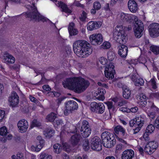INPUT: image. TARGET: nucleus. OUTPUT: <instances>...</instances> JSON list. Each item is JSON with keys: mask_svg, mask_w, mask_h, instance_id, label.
<instances>
[{"mask_svg": "<svg viewBox=\"0 0 159 159\" xmlns=\"http://www.w3.org/2000/svg\"><path fill=\"white\" fill-rule=\"evenodd\" d=\"M89 84L88 81L80 77L67 79L66 81L62 83L64 87L72 89L78 93H80L85 90Z\"/></svg>", "mask_w": 159, "mask_h": 159, "instance_id": "nucleus-1", "label": "nucleus"}, {"mask_svg": "<svg viewBox=\"0 0 159 159\" xmlns=\"http://www.w3.org/2000/svg\"><path fill=\"white\" fill-rule=\"evenodd\" d=\"M73 49L77 55L84 57L91 54L93 51L91 45L85 40H77L74 43Z\"/></svg>", "mask_w": 159, "mask_h": 159, "instance_id": "nucleus-2", "label": "nucleus"}, {"mask_svg": "<svg viewBox=\"0 0 159 159\" xmlns=\"http://www.w3.org/2000/svg\"><path fill=\"white\" fill-rule=\"evenodd\" d=\"M101 137L103 145L105 148H112L116 144L115 136L112 133L105 131L102 133Z\"/></svg>", "mask_w": 159, "mask_h": 159, "instance_id": "nucleus-3", "label": "nucleus"}, {"mask_svg": "<svg viewBox=\"0 0 159 159\" xmlns=\"http://www.w3.org/2000/svg\"><path fill=\"white\" fill-rule=\"evenodd\" d=\"M79 125H77V127H74L75 130L72 131V133H75L78 131L79 133L84 138L88 137L91 133V130L89 128V125L88 122L86 120H84L82 122V125L81 127Z\"/></svg>", "mask_w": 159, "mask_h": 159, "instance_id": "nucleus-4", "label": "nucleus"}, {"mask_svg": "<svg viewBox=\"0 0 159 159\" xmlns=\"http://www.w3.org/2000/svg\"><path fill=\"white\" fill-rule=\"evenodd\" d=\"M125 32V27L120 25H117L115 29L114 35L115 39L120 40L127 39V35Z\"/></svg>", "mask_w": 159, "mask_h": 159, "instance_id": "nucleus-5", "label": "nucleus"}, {"mask_svg": "<svg viewBox=\"0 0 159 159\" xmlns=\"http://www.w3.org/2000/svg\"><path fill=\"white\" fill-rule=\"evenodd\" d=\"M32 5L33 6L31 7L29 5H27V7L28 9L30 8L32 11L31 13L30 14L28 15L27 16L35 21L41 20L43 22L46 21L47 19L39 13L35 4L33 3Z\"/></svg>", "mask_w": 159, "mask_h": 159, "instance_id": "nucleus-6", "label": "nucleus"}, {"mask_svg": "<svg viewBox=\"0 0 159 159\" xmlns=\"http://www.w3.org/2000/svg\"><path fill=\"white\" fill-rule=\"evenodd\" d=\"M118 18L121 22H127L129 23L131 22L133 20L135 22L138 19L137 17L134 15L123 12L120 13L119 14Z\"/></svg>", "mask_w": 159, "mask_h": 159, "instance_id": "nucleus-7", "label": "nucleus"}, {"mask_svg": "<svg viewBox=\"0 0 159 159\" xmlns=\"http://www.w3.org/2000/svg\"><path fill=\"white\" fill-rule=\"evenodd\" d=\"M90 147L93 150L99 151L102 148V143L100 138L95 136L91 139L90 141Z\"/></svg>", "mask_w": 159, "mask_h": 159, "instance_id": "nucleus-8", "label": "nucleus"}, {"mask_svg": "<svg viewBox=\"0 0 159 159\" xmlns=\"http://www.w3.org/2000/svg\"><path fill=\"white\" fill-rule=\"evenodd\" d=\"M135 27L134 29L135 36L138 38L141 37L143 34V32L144 27L143 23L138 19L135 22Z\"/></svg>", "mask_w": 159, "mask_h": 159, "instance_id": "nucleus-9", "label": "nucleus"}, {"mask_svg": "<svg viewBox=\"0 0 159 159\" xmlns=\"http://www.w3.org/2000/svg\"><path fill=\"white\" fill-rule=\"evenodd\" d=\"M148 31L150 36L155 38L159 36V24L154 23L151 24L148 27Z\"/></svg>", "mask_w": 159, "mask_h": 159, "instance_id": "nucleus-10", "label": "nucleus"}, {"mask_svg": "<svg viewBox=\"0 0 159 159\" xmlns=\"http://www.w3.org/2000/svg\"><path fill=\"white\" fill-rule=\"evenodd\" d=\"M105 76L109 79L114 78V75L115 74L114 66L111 63L107 65L105 68Z\"/></svg>", "mask_w": 159, "mask_h": 159, "instance_id": "nucleus-11", "label": "nucleus"}, {"mask_svg": "<svg viewBox=\"0 0 159 159\" xmlns=\"http://www.w3.org/2000/svg\"><path fill=\"white\" fill-rule=\"evenodd\" d=\"M8 101L10 105L13 107L16 106L19 101V97L17 93L14 92H12L9 98Z\"/></svg>", "mask_w": 159, "mask_h": 159, "instance_id": "nucleus-12", "label": "nucleus"}, {"mask_svg": "<svg viewBox=\"0 0 159 159\" xmlns=\"http://www.w3.org/2000/svg\"><path fill=\"white\" fill-rule=\"evenodd\" d=\"M102 22L101 21H89L87 25V29L89 31H93L99 28L102 25Z\"/></svg>", "mask_w": 159, "mask_h": 159, "instance_id": "nucleus-13", "label": "nucleus"}, {"mask_svg": "<svg viewBox=\"0 0 159 159\" xmlns=\"http://www.w3.org/2000/svg\"><path fill=\"white\" fill-rule=\"evenodd\" d=\"M66 108V110L72 112L75 110L77 109L78 105L76 102L73 100H69L65 103Z\"/></svg>", "mask_w": 159, "mask_h": 159, "instance_id": "nucleus-14", "label": "nucleus"}, {"mask_svg": "<svg viewBox=\"0 0 159 159\" xmlns=\"http://www.w3.org/2000/svg\"><path fill=\"white\" fill-rule=\"evenodd\" d=\"M17 125L20 132L21 133L26 132L28 127V122L27 120L24 119L19 120Z\"/></svg>", "mask_w": 159, "mask_h": 159, "instance_id": "nucleus-15", "label": "nucleus"}, {"mask_svg": "<svg viewBox=\"0 0 159 159\" xmlns=\"http://www.w3.org/2000/svg\"><path fill=\"white\" fill-rule=\"evenodd\" d=\"M36 145L34 147L35 151H39L44 145V140L41 136H38L37 137V140L35 141Z\"/></svg>", "mask_w": 159, "mask_h": 159, "instance_id": "nucleus-16", "label": "nucleus"}, {"mask_svg": "<svg viewBox=\"0 0 159 159\" xmlns=\"http://www.w3.org/2000/svg\"><path fill=\"white\" fill-rule=\"evenodd\" d=\"M128 6L130 11L133 13H136L138 10V5L134 0H129L128 3Z\"/></svg>", "mask_w": 159, "mask_h": 159, "instance_id": "nucleus-17", "label": "nucleus"}, {"mask_svg": "<svg viewBox=\"0 0 159 159\" xmlns=\"http://www.w3.org/2000/svg\"><path fill=\"white\" fill-rule=\"evenodd\" d=\"M81 139L82 138L81 136L78 134H76L72 136L70 139L72 145L73 147L77 145Z\"/></svg>", "mask_w": 159, "mask_h": 159, "instance_id": "nucleus-18", "label": "nucleus"}, {"mask_svg": "<svg viewBox=\"0 0 159 159\" xmlns=\"http://www.w3.org/2000/svg\"><path fill=\"white\" fill-rule=\"evenodd\" d=\"M3 57L4 62L7 64H13L15 62L14 57L8 53L5 52L4 54Z\"/></svg>", "mask_w": 159, "mask_h": 159, "instance_id": "nucleus-19", "label": "nucleus"}, {"mask_svg": "<svg viewBox=\"0 0 159 159\" xmlns=\"http://www.w3.org/2000/svg\"><path fill=\"white\" fill-rule=\"evenodd\" d=\"M134 155L133 151L130 150H125L122 153L121 156L122 159H132Z\"/></svg>", "mask_w": 159, "mask_h": 159, "instance_id": "nucleus-20", "label": "nucleus"}, {"mask_svg": "<svg viewBox=\"0 0 159 159\" xmlns=\"http://www.w3.org/2000/svg\"><path fill=\"white\" fill-rule=\"evenodd\" d=\"M105 90L103 88H99L98 89V91L94 93V95L95 96H98L97 98L100 100H103L105 99L104 94L106 93Z\"/></svg>", "mask_w": 159, "mask_h": 159, "instance_id": "nucleus-21", "label": "nucleus"}, {"mask_svg": "<svg viewBox=\"0 0 159 159\" xmlns=\"http://www.w3.org/2000/svg\"><path fill=\"white\" fill-rule=\"evenodd\" d=\"M68 30L70 36L75 35L78 33V30L75 28V25L73 23L69 24Z\"/></svg>", "mask_w": 159, "mask_h": 159, "instance_id": "nucleus-22", "label": "nucleus"}, {"mask_svg": "<svg viewBox=\"0 0 159 159\" xmlns=\"http://www.w3.org/2000/svg\"><path fill=\"white\" fill-rule=\"evenodd\" d=\"M128 51V48L126 46L121 45L119 50L118 54L121 57H125L126 56Z\"/></svg>", "mask_w": 159, "mask_h": 159, "instance_id": "nucleus-23", "label": "nucleus"}, {"mask_svg": "<svg viewBox=\"0 0 159 159\" xmlns=\"http://www.w3.org/2000/svg\"><path fill=\"white\" fill-rule=\"evenodd\" d=\"M123 90V97L126 99H128L130 97L131 94V91L129 88L125 85H123L122 86Z\"/></svg>", "mask_w": 159, "mask_h": 159, "instance_id": "nucleus-24", "label": "nucleus"}, {"mask_svg": "<svg viewBox=\"0 0 159 159\" xmlns=\"http://www.w3.org/2000/svg\"><path fill=\"white\" fill-rule=\"evenodd\" d=\"M57 5L61 8L62 11L68 14H70L71 13V10L68 8L67 6L62 2L58 1Z\"/></svg>", "mask_w": 159, "mask_h": 159, "instance_id": "nucleus-25", "label": "nucleus"}, {"mask_svg": "<svg viewBox=\"0 0 159 159\" xmlns=\"http://www.w3.org/2000/svg\"><path fill=\"white\" fill-rule=\"evenodd\" d=\"M54 130L51 128L46 129L43 131V134L47 138L50 139L54 134Z\"/></svg>", "mask_w": 159, "mask_h": 159, "instance_id": "nucleus-26", "label": "nucleus"}, {"mask_svg": "<svg viewBox=\"0 0 159 159\" xmlns=\"http://www.w3.org/2000/svg\"><path fill=\"white\" fill-rule=\"evenodd\" d=\"M89 39L90 40H102L103 37L100 33H94L90 35Z\"/></svg>", "mask_w": 159, "mask_h": 159, "instance_id": "nucleus-27", "label": "nucleus"}, {"mask_svg": "<svg viewBox=\"0 0 159 159\" xmlns=\"http://www.w3.org/2000/svg\"><path fill=\"white\" fill-rule=\"evenodd\" d=\"M99 103L93 102H92L90 105L89 108L91 111L97 113L98 111V107Z\"/></svg>", "mask_w": 159, "mask_h": 159, "instance_id": "nucleus-28", "label": "nucleus"}, {"mask_svg": "<svg viewBox=\"0 0 159 159\" xmlns=\"http://www.w3.org/2000/svg\"><path fill=\"white\" fill-rule=\"evenodd\" d=\"M81 144L82 145L83 148L85 151H87L89 148V142L87 139H84L81 142Z\"/></svg>", "mask_w": 159, "mask_h": 159, "instance_id": "nucleus-29", "label": "nucleus"}, {"mask_svg": "<svg viewBox=\"0 0 159 159\" xmlns=\"http://www.w3.org/2000/svg\"><path fill=\"white\" fill-rule=\"evenodd\" d=\"M106 104L109 110L110 116H111L112 112H114L115 111V108L113 105V103L111 102H106Z\"/></svg>", "mask_w": 159, "mask_h": 159, "instance_id": "nucleus-30", "label": "nucleus"}, {"mask_svg": "<svg viewBox=\"0 0 159 159\" xmlns=\"http://www.w3.org/2000/svg\"><path fill=\"white\" fill-rule=\"evenodd\" d=\"M54 152L57 154L60 153L62 151V147L61 145L59 143H56L53 146Z\"/></svg>", "mask_w": 159, "mask_h": 159, "instance_id": "nucleus-31", "label": "nucleus"}, {"mask_svg": "<svg viewBox=\"0 0 159 159\" xmlns=\"http://www.w3.org/2000/svg\"><path fill=\"white\" fill-rule=\"evenodd\" d=\"M114 130L116 134H118L120 131L122 133V134L123 136L125 134V129L120 126L117 125L116 126Z\"/></svg>", "mask_w": 159, "mask_h": 159, "instance_id": "nucleus-32", "label": "nucleus"}, {"mask_svg": "<svg viewBox=\"0 0 159 159\" xmlns=\"http://www.w3.org/2000/svg\"><path fill=\"white\" fill-rule=\"evenodd\" d=\"M56 117L57 114L52 112L47 116L46 119L49 121L53 122Z\"/></svg>", "mask_w": 159, "mask_h": 159, "instance_id": "nucleus-33", "label": "nucleus"}, {"mask_svg": "<svg viewBox=\"0 0 159 159\" xmlns=\"http://www.w3.org/2000/svg\"><path fill=\"white\" fill-rule=\"evenodd\" d=\"M98 111L97 113L98 114L103 113L105 111V107L104 104L102 103H99L98 107Z\"/></svg>", "mask_w": 159, "mask_h": 159, "instance_id": "nucleus-34", "label": "nucleus"}, {"mask_svg": "<svg viewBox=\"0 0 159 159\" xmlns=\"http://www.w3.org/2000/svg\"><path fill=\"white\" fill-rule=\"evenodd\" d=\"M135 120V125L136 126H140L142 127L143 124V120H142L141 118L139 117L134 119Z\"/></svg>", "mask_w": 159, "mask_h": 159, "instance_id": "nucleus-35", "label": "nucleus"}, {"mask_svg": "<svg viewBox=\"0 0 159 159\" xmlns=\"http://www.w3.org/2000/svg\"><path fill=\"white\" fill-rule=\"evenodd\" d=\"M150 50L154 53L158 54L159 53V48L155 46H151L150 47Z\"/></svg>", "mask_w": 159, "mask_h": 159, "instance_id": "nucleus-36", "label": "nucleus"}, {"mask_svg": "<svg viewBox=\"0 0 159 159\" xmlns=\"http://www.w3.org/2000/svg\"><path fill=\"white\" fill-rule=\"evenodd\" d=\"M115 53L111 51H109L107 53V58L110 61H112L115 57Z\"/></svg>", "mask_w": 159, "mask_h": 159, "instance_id": "nucleus-37", "label": "nucleus"}, {"mask_svg": "<svg viewBox=\"0 0 159 159\" xmlns=\"http://www.w3.org/2000/svg\"><path fill=\"white\" fill-rule=\"evenodd\" d=\"M39 159H52V157L44 152L41 153Z\"/></svg>", "mask_w": 159, "mask_h": 159, "instance_id": "nucleus-38", "label": "nucleus"}, {"mask_svg": "<svg viewBox=\"0 0 159 159\" xmlns=\"http://www.w3.org/2000/svg\"><path fill=\"white\" fill-rule=\"evenodd\" d=\"M134 83L136 86H139L143 85L144 81L143 79L140 78L136 80Z\"/></svg>", "mask_w": 159, "mask_h": 159, "instance_id": "nucleus-39", "label": "nucleus"}, {"mask_svg": "<svg viewBox=\"0 0 159 159\" xmlns=\"http://www.w3.org/2000/svg\"><path fill=\"white\" fill-rule=\"evenodd\" d=\"M41 125V124L40 122L34 119L32 122L30 127L31 128H32L34 127H39Z\"/></svg>", "mask_w": 159, "mask_h": 159, "instance_id": "nucleus-40", "label": "nucleus"}, {"mask_svg": "<svg viewBox=\"0 0 159 159\" xmlns=\"http://www.w3.org/2000/svg\"><path fill=\"white\" fill-rule=\"evenodd\" d=\"M7 133V128L3 126L0 129V135L2 136L6 135Z\"/></svg>", "mask_w": 159, "mask_h": 159, "instance_id": "nucleus-41", "label": "nucleus"}, {"mask_svg": "<svg viewBox=\"0 0 159 159\" xmlns=\"http://www.w3.org/2000/svg\"><path fill=\"white\" fill-rule=\"evenodd\" d=\"M155 126L152 124H150L147 127L146 130L150 134L152 133L155 129Z\"/></svg>", "mask_w": 159, "mask_h": 159, "instance_id": "nucleus-42", "label": "nucleus"}, {"mask_svg": "<svg viewBox=\"0 0 159 159\" xmlns=\"http://www.w3.org/2000/svg\"><path fill=\"white\" fill-rule=\"evenodd\" d=\"M62 148L63 149L67 152H69L70 151V146L67 143H65L62 144Z\"/></svg>", "mask_w": 159, "mask_h": 159, "instance_id": "nucleus-43", "label": "nucleus"}, {"mask_svg": "<svg viewBox=\"0 0 159 159\" xmlns=\"http://www.w3.org/2000/svg\"><path fill=\"white\" fill-rule=\"evenodd\" d=\"M111 47L110 43L107 41L104 42L102 45V48L104 49H107Z\"/></svg>", "mask_w": 159, "mask_h": 159, "instance_id": "nucleus-44", "label": "nucleus"}, {"mask_svg": "<svg viewBox=\"0 0 159 159\" xmlns=\"http://www.w3.org/2000/svg\"><path fill=\"white\" fill-rule=\"evenodd\" d=\"M148 143L150 146L151 147H152V148L156 149L157 147V143L155 141L149 142Z\"/></svg>", "mask_w": 159, "mask_h": 159, "instance_id": "nucleus-45", "label": "nucleus"}, {"mask_svg": "<svg viewBox=\"0 0 159 159\" xmlns=\"http://www.w3.org/2000/svg\"><path fill=\"white\" fill-rule=\"evenodd\" d=\"M138 75L135 72H134L131 76V80L134 82L138 79Z\"/></svg>", "mask_w": 159, "mask_h": 159, "instance_id": "nucleus-46", "label": "nucleus"}, {"mask_svg": "<svg viewBox=\"0 0 159 159\" xmlns=\"http://www.w3.org/2000/svg\"><path fill=\"white\" fill-rule=\"evenodd\" d=\"M5 111L3 110H0V121H2L5 118Z\"/></svg>", "mask_w": 159, "mask_h": 159, "instance_id": "nucleus-47", "label": "nucleus"}, {"mask_svg": "<svg viewBox=\"0 0 159 159\" xmlns=\"http://www.w3.org/2000/svg\"><path fill=\"white\" fill-rule=\"evenodd\" d=\"M93 7L95 9L99 10L101 8V5L99 2H94Z\"/></svg>", "mask_w": 159, "mask_h": 159, "instance_id": "nucleus-48", "label": "nucleus"}, {"mask_svg": "<svg viewBox=\"0 0 159 159\" xmlns=\"http://www.w3.org/2000/svg\"><path fill=\"white\" fill-rule=\"evenodd\" d=\"M100 63L103 65L106 64L107 63V59L104 57H101L99 59Z\"/></svg>", "mask_w": 159, "mask_h": 159, "instance_id": "nucleus-49", "label": "nucleus"}, {"mask_svg": "<svg viewBox=\"0 0 159 159\" xmlns=\"http://www.w3.org/2000/svg\"><path fill=\"white\" fill-rule=\"evenodd\" d=\"M151 83V85L152 86V88L154 89H156L157 88L156 83L154 79H152L151 80L150 82Z\"/></svg>", "mask_w": 159, "mask_h": 159, "instance_id": "nucleus-50", "label": "nucleus"}, {"mask_svg": "<svg viewBox=\"0 0 159 159\" xmlns=\"http://www.w3.org/2000/svg\"><path fill=\"white\" fill-rule=\"evenodd\" d=\"M103 40H92L91 43L94 45L100 44Z\"/></svg>", "mask_w": 159, "mask_h": 159, "instance_id": "nucleus-51", "label": "nucleus"}, {"mask_svg": "<svg viewBox=\"0 0 159 159\" xmlns=\"http://www.w3.org/2000/svg\"><path fill=\"white\" fill-rule=\"evenodd\" d=\"M30 101L36 103L37 104L38 103H39L36 98L32 96V95H30Z\"/></svg>", "mask_w": 159, "mask_h": 159, "instance_id": "nucleus-52", "label": "nucleus"}, {"mask_svg": "<svg viewBox=\"0 0 159 159\" xmlns=\"http://www.w3.org/2000/svg\"><path fill=\"white\" fill-rule=\"evenodd\" d=\"M86 13L84 11H83L81 16L80 17V19L82 21H84L86 18Z\"/></svg>", "mask_w": 159, "mask_h": 159, "instance_id": "nucleus-53", "label": "nucleus"}, {"mask_svg": "<svg viewBox=\"0 0 159 159\" xmlns=\"http://www.w3.org/2000/svg\"><path fill=\"white\" fill-rule=\"evenodd\" d=\"M54 123L57 125H62L63 124L62 120L61 119L56 120L55 122H54Z\"/></svg>", "mask_w": 159, "mask_h": 159, "instance_id": "nucleus-54", "label": "nucleus"}, {"mask_svg": "<svg viewBox=\"0 0 159 159\" xmlns=\"http://www.w3.org/2000/svg\"><path fill=\"white\" fill-rule=\"evenodd\" d=\"M150 146L148 143L145 146L144 148V151L148 153L149 152V150L150 149Z\"/></svg>", "mask_w": 159, "mask_h": 159, "instance_id": "nucleus-55", "label": "nucleus"}, {"mask_svg": "<svg viewBox=\"0 0 159 159\" xmlns=\"http://www.w3.org/2000/svg\"><path fill=\"white\" fill-rule=\"evenodd\" d=\"M136 127L135 129H133V130L134 131V134H136L140 130L142 127L140 126H136Z\"/></svg>", "mask_w": 159, "mask_h": 159, "instance_id": "nucleus-56", "label": "nucleus"}, {"mask_svg": "<svg viewBox=\"0 0 159 159\" xmlns=\"http://www.w3.org/2000/svg\"><path fill=\"white\" fill-rule=\"evenodd\" d=\"M154 125L157 128H159V117H158L154 122Z\"/></svg>", "mask_w": 159, "mask_h": 159, "instance_id": "nucleus-57", "label": "nucleus"}, {"mask_svg": "<svg viewBox=\"0 0 159 159\" xmlns=\"http://www.w3.org/2000/svg\"><path fill=\"white\" fill-rule=\"evenodd\" d=\"M151 96L152 97H154L157 99H159V93L157 92L152 93Z\"/></svg>", "mask_w": 159, "mask_h": 159, "instance_id": "nucleus-58", "label": "nucleus"}, {"mask_svg": "<svg viewBox=\"0 0 159 159\" xmlns=\"http://www.w3.org/2000/svg\"><path fill=\"white\" fill-rule=\"evenodd\" d=\"M66 98L65 97H63L61 98H58L56 100V102L57 103V104L59 105L61 104V102L62 101H63L64 99H65Z\"/></svg>", "mask_w": 159, "mask_h": 159, "instance_id": "nucleus-59", "label": "nucleus"}, {"mask_svg": "<svg viewBox=\"0 0 159 159\" xmlns=\"http://www.w3.org/2000/svg\"><path fill=\"white\" fill-rule=\"evenodd\" d=\"M43 90L46 91H49L51 90V88L48 85H44L43 86Z\"/></svg>", "mask_w": 159, "mask_h": 159, "instance_id": "nucleus-60", "label": "nucleus"}, {"mask_svg": "<svg viewBox=\"0 0 159 159\" xmlns=\"http://www.w3.org/2000/svg\"><path fill=\"white\" fill-rule=\"evenodd\" d=\"M98 84L99 86H102V87H103L107 89H108V86L106 84H102L100 82H98Z\"/></svg>", "mask_w": 159, "mask_h": 159, "instance_id": "nucleus-61", "label": "nucleus"}, {"mask_svg": "<svg viewBox=\"0 0 159 159\" xmlns=\"http://www.w3.org/2000/svg\"><path fill=\"white\" fill-rule=\"evenodd\" d=\"M120 111L124 112H126L127 113L129 112V109L127 107H122L120 109Z\"/></svg>", "mask_w": 159, "mask_h": 159, "instance_id": "nucleus-62", "label": "nucleus"}, {"mask_svg": "<svg viewBox=\"0 0 159 159\" xmlns=\"http://www.w3.org/2000/svg\"><path fill=\"white\" fill-rule=\"evenodd\" d=\"M138 109V108L137 107H134L131 108V109H129V112L131 111L132 112L135 113L137 111Z\"/></svg>", "mask_w": 159, "mask_h": 159, "instance_id": "nucleus-63", "label": "nucleus"}, {"mask_svg": "<svg viewBox=\"0 0 159 159\" xmlns=\"http://www.w3.org/2000/svg\"><path fill=\"white\" fill-rule=\"evenodd\" d=\"M16 159H23V154L21 153H18L17 155Z\"/></svg>", "mask_w": 159, "mask_h": 159, "instance_id": "nucleus-64", "label": "nucleus"}]
</instances>
